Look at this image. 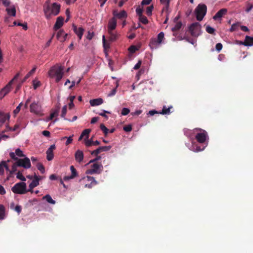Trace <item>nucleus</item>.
<instances>
[{"label": "nucleus", "instance_id": "a878e982", "mask_svg": "<svg viewBox=\"0 0 253 253\" xmlns=\"http://www.w3.org/2000/svg\"><path fill=\"white\" fill-rule=\"evenodd\" d=\"M109 34V41L110 42H113L116 40L118 37V35L114 32L113 31H108Z\"/></svg>", "mask_w": 253, "mask_h": 253}, {"label": "nucleus", "instance_id": "39448f33", "mask_svg": "<svg viewBox=\"0 0 253 253\" xmlns=\"http://www.w3.org/2000/svg\"><path fill=\"white\" fill-rule=\"evenodd\" d=\"M194 132H197L195 135L196 140L200 143H204L208 138L207 132L200 128H196L193 130Z\"/></svg>", "mask_w": 253, "mask_h": 253}, {"label": "nucleus", "instance_id": "72a5a7b5", "mask_svg": "<svg viewBox=\"0 0 253 253\" xmlns=\"http://www.w3.org/2000/svg\"><path fill=\"white\" fill-rule=\"evenodd\" d=\"M42 199L45 200L48 203L51 204H55V201L53 200L50 195L47 194L42 197Z\"/></svg>", "mask_w": 253, "mask_h": 253}, {"label": "nucleus", "instance_id": "f704fd0d", "mask_svg": "<svg viewBox=\"0 0 253 253\" xmlns=\"http://www.w3.org/2000/svg\"><path fill=\"white\" fill-rule=\"evenodd\" d=\"M90 131H91V129L87 128V129H85L82 132L81 134L83 135L85 137V138L84 139L85 142V140H88L87 139L88 138L89 134L90 132Z\"/></svg>", "mask_w": 253, "mask_h": 253}, {"label": "nucleus", "instance_id": "58836bf2", "mask_svg": "<svg viewBox=\"0 0 253 253\" xmlns=\"http://www.w3.org/2000/svg\"><path fill=\"white\" fill-rule=\"evenodd\" d=\"M59 111V108L55 110L53 112L50 114V117L48 119V121L51 120L53 119L54 117L57 116Z\"/></svg>", "mask_w": 253, "mask_h": 253}, {"label": "nucleus", "instance_id": "e2e57ef3", "mask_svg": "<svg viewBox=\"0 0 253 253\" xmlns=\"http://www.w3.org/2000/svg\"><path fill=\"white\" fill-rule=\"evenodd\" d=\"M94 36V33L93 32H90L89 31L88 32L87 35L86 36V39L91 40Z\"/></svg>", "mask_w": 253, "mask_h": 253}, {"label": "nucleus", "instance_id": "aec40b11", "mask_svg": "<svg viewBox=\"0 0 253 253\" xmlns=\"http://www.w3.org/2000/svg\"><path fill=\"white\" fill-rule=\"evenodd\" d=\"M241 43L246 46L253 45V37L246 36L244 42H241Z\"/></svg>", "mask_w": 253, "mask_h": 253}, {"label": "nucleus", "instance_id": "774afa93", "mask_svg": "<svg viewBox=\"0 0 253 253\" xmlns=\"http://www.w3.org/2000/svg\"><path fill=\"white\" fill-rule=\"evenodd\" d=\"M42 134L46 137H49L50 133L49 131L44 130L42 132Z\"/></svg>", "mask_w": 253, "mask_h": 253}, {"label": "nucleus", "instance_id": "0e129e2a", "mask_svg": "<svg viewBox=\"0 0 253 253\" xmlns=\"http://www.w3.org/2000/svg\"><path fill=\"white\" fill-rule=\"evenodd\" d=\"M2 3L5 6H8L10 4V0H0Z\"/></svg>", "mask_w": 253, "mask_h": 253}, {"label": "nucleus", "instance_id": "473e14b6", "mask_svg": "<svg viewBox=\"0 0 253 253\" xmlns=\"http://www.w3.org/2000/svg\"><path fill=\"white\" fill-rule=\"evenodd\" d=\"M6 11L8 15L12 16H15L16 15V9L14 6L11 8H7Z\"/></svg>", "mask_w": 253, "mask_h": 253}, {"label": "nucleus", "instance_id": "49530a36", "mask_svg": "<svg viewBox=\"0 0 253 253\" xmlns=\"http://www.w3.org/2000/svg\"><path fill=\"white\" fill-rule=\"evenodd\" d=\"M16 177H17V178L20 179V180H21L22 181H26L25 177L22 175V173L20 171H18L17 172Z\"/></svg>", "mask_w": 253, "mask_h": 253}, {"label": "nucleus", "instance_id": "338daca9", "mask_svg": "<svg viewBox=\"0 0 253 253\" xmlns=\"http://www.w3.org/2000/svg\"><path fill=\"white\" fill-rule=\"evenodd\" d=\"M141 65V61L139 60L138 63L134 66L133 69L134 70L138 69Z\"/></svg>", "mask_w": 253, "mask_h": 253}, {"label": "nucleus", "instance_id": "9d476101", "mask_svg": "<svg viewBox=\"0 0 253 253\" xmlns=\"http://www.w3.org/2000/svg\"><path fill=\"white\" fill-rule=\"evenodd\" d=\"M103 166L101 164L95 163L91 166V168L86 170L87 174H100L103 170Z\"/></svg>", "mask_w": 253, "mask_h": 253}, {"label": "nucleus", "instance_id": "6ab92c4d", "mask_svg": "<svg viewBox=\"0 0 253 253\" xmlns=\"http://www.w3.org/2000/svg\"><path fill=\"white\" fill-rule=\"evenodd\" d=\"M84 153L81 150H78L75 154V160L78 163H81L84 159Z\"/></svg>", "mask_w": 253, "mask_h": 253}, {"label": "nucleus", "instance_id": "13d9d810", "mask_svg": "<svg viewBox=\"0 0 253 253\" xmlns=\"http://www.w3.org/2000/svg\"><path fill=\"white\" fill-rule=\"evenodd\" d=\"M155 114H160V112H158L155 110H153L149 111L148 112V113L147 114V115H150V116H153Z\"/></svg>", "mask_w": 253, "mask_h": 253}, {"label": "nucleus", "instance_id": "20e7f679", "mask_svg": "<svg viewBox=\"0 0 253 253\" xmlns=\"http://www.w3.org/2000/svg\"><path fill=\"white\" fill-rule=\"evenodd\" d=\"M207 7L205 4H199L195 10L196 19L198 21H201L206 14Z\"/></svg>", "mask_w": 253, "mask_h": 253}, {"label": "nucleus", "instance_id": "e433bc0d", "mask_svg": "<svg viewBox=\"0 0 253 253\" xmlns=\"http://www.w3.org/2000/svg\"><path fill=\"white\" fill-rule=\"evenodd\" d=\"M206 31L207 33L210 34H212L213 35H215V30L213 28L211 27L209 25H208L206 27Z\"/></svg>", "mask_w": 253, "mask_h": 253}, {"label": "nucleus", "instance_id": "dca6fc26", "mask_svg": "<svg viewBox=\"0 0 253 253\" xmlns=\"http://www.w3.org/2000/svg\"><path fill=\"white\" fill-rule=\"evenodd\" d=\"M227 13L226 8H222L220 9L213 17L214 20H220L221 18Z\"/></svg>", "mask_w": 253, "mask_h": 253}, {"label": "nucleus", "instance_id": "6e6d98bb", "mask_svg": "<svg viewBox=\"0 0 253 253\" xmlns=\"http://www.w3.org/2000/svg\"><path fill=\"white\" fill-rule=\"evenodd\" d=\"M123 129L126 132H130L132 130V126L131 125L125 126H124Z\"/></svg>", "mask_w": 253, "mask_h": 253}, {"label": "nucleus", "instance_id": "a19ab883", "mask_svg": "<svg viewBox=\"0 0 253 253\" xmlns=\"http://www.w3.org/2000/svg\"><path fill=\"white\" fill-rule=\"evenodd\" d=\"M138 50V48L135 45H131L128 48V50L129 51V54H131L134 53L136 51Z\"/></svg>", "mask_w": 253, "mask_h": 253}, {"label": "nucleus", "instance_id": "603ef678", "mask_svg": "<svg viewBox=\"0 0 253 253\" xmlns=\"http://www.w3.org/2000/svg\"><path fill=\"white\" fill-rule=\"evenodd\" d=\"M22 105H23V103H22V102H21L19 104V105L16 108V109L13 111V114H14V115H16L19 112L21 107Z\"/></svg>", "mask_w": 253, "mask_h": 253}, {"label": "nucleus", "instance_id": "79ce46f5", "mask_svg": "<svg viewBox=\"0 0 253 253\" xmlns=\"http://www.w3.org/2000/svg\"><path fill=\"white\" fill-rule=\"evenodd\" d=\"M103 45L105 50L109 49L110 48V43L107 42L105 40L104 36L102 37Z\"/></svg>", "mask_w": 253, "mask_h": 253}, {"label": "nucleus", "instance_id": "423d86ee", "mask_svg": "<svg viewBox=\"0 0 253 253\" xmlns=\"http://www.w3.org/2000/svg\"><path fill=\"white\" fill-rule=\"evenodd\" d=\"M11 190L15 194H24L27 192L26 184L24 182L17 183L11 188Z\"/></svg>", "mask_w": 253, "mask_h": 253}, {"label": "nucleus", "instance_id": "2f4dec72", "mask_svg": "<svg viewBox=\"0 0 253 253\" xmlns=\"http://www.w3.org/2000/svg\"><path fill=\"white\" fill-rule=\"evenodd\" d=\"M241 27V23L240 22H236L232 25L229 31L230 32H233L236 31L238 30L239 28Z\"/></svg>", "mask_w": 253, "mask_h": 253}, {"label": "nucleus", "instance_id": "37998d69", "mask_svg": "<svg viewBox=\"0 0 253 253\" xmlns=\"http://www.w3.org/2000/svg\"><path fill=\"white\" fill-rule=\"evenodd\" d=\"M70 169H71V172H72V174H71V178H75L76 177L78 174H77V170L76 169L74 168V167L73 166H71L70 167Z\"/></svg>", "mask_w": 253, "mask_h": 253}, {"label": "nucleus", "instance_id": "a18cd8bd", "mask_svg": "<svg viewBox=\"0 0 253 253\" xmlns=\"http://www.w3.org/2000/svg\"><path fill=\"white\" fill-rule=\"evenodd\" d=\"M67 105L64 106L62 109V113L61 114V117L62 118H63L64 119V120H66V119L65 118V116L67 113Z\"/></svg>", "mask_w": 253, "mask_h": 253}, {"label": "nucleus", "instance_id": "9b49d317", "mask_svg": "<svg viewBox=\"0 0 253 253\" xmlns=\"http://www.w3.org/2000/svg\"><path fill=\"white\" fill-rule=\"evenodd\" d=\"M164 39V33L163 32H160L157 39L152 40L150 42V46L151 48H155L157 44H161Z\"/></svg>", "mask_w": 253, "mask_h": 253}, {"label": "nucleus", "instance_id": "5fc2aeb1", "mask_svg": "<svg viewBox=\"0 0 253 253\" xmlns=\"http://www.w3.org/2000/svg\"><path fill=\"white\" fill-rule=\"evenodd\" d=\"M18 167L16 165V162L13 164V165L12 166L11 170L10 171V174L14 173L15 171H17V167Z\"/></svg>", "mask_w": 253, "mask_h": 253}, {"label": "nucleus", "instance_id": "c85d7f7f", "mask_svg": "<svg viewBox=\"0 0 253 253\" xmlns=\"http://www.w3.org/2000/svg\"><path fill=\"white\" fill-rule=\"evenodd\" d=\"M100 144V142L98 140H96L95 141H93L92 139H90L89 140H85V145L87 147L90 146L91 145H98Z\"/></svg>", "mask_w": 253, "mask_h": 253}, {"label": "nucleus", "instance_id": "c9c22d12", "mask_svg": "<svg viewBox=\"0 0 253 253\" xmlns=\"http://www.w3.org/2000/svg\"><path fill=\"white\" fill-rule=\"evenodd\" d=\"M5 216V208L3 205H0V220L3 219Z\"/></svg>", "mask_w": 253, "mask_h": 253}, {"label": "nucleus", "instance_id": "1a4fd4ad", "mask_svg": "<svg viewBox=\"0 0 253 253\" xmlns=\"http://www.w3.org/2000/svg\"><path fill=\"white\" fill-rule=\"evenodd\" d=\"M19 75L20 74L19 73H17L16 75L14 77V78L12 79V80L10 81L8 83V84L0 91V99H2L5 95H6L7 93H9V92L11 90V86L12 82L14 80H17L19 77Z\"/></svg>", "mask_w": 253, "mask_h": 253}, {"label": "nucleus", "instance_id": "8fccbe9b", "mask_svg": "<svg viewBox=\"0 0 253 253\" xmlns=\"http://www.w3.org/2000/svg\"><path fill=\"white\" fill-rule=\"evenodd\" d=\"M37 167L42 173H43L45 172L44 167L42 164L38 163Z\"/></svg>", "mask_w": 253, "mask_h": 253}, {"label": "nucleus", "instance_id": "f8f14e48", "mask_svg": "<svg viewBox=\"0 0 253 253\" xmlns=\"http://www.w3.org/2000/svg\"><path fill=\"white\" fill-rule=\"evenodd\" d=\"M136 12L139 17V22L138 23L137 26H136V25L134 24L132 27L133 29H136L140 27L141 24L142 23V8H141L140 6H138L136 9Z\"/></svg>", "mask_w": 253, "mask_h": 253}, {"label": "nucleus", "instance_id": "393cba45", "mask_svg": "<svg viewBox=\"0 0 253 253\" xmlns=\"http://www.w3.org/2000/svg\"><path fill=\"white\" fill-rule=\"evenodd\" d=\"M34 177V179L33 180V181L31 182L29 185L31 186V187L35 188L39 184V180H40V178H39L37 175H36V174H35Z\"/></svg>", "mask_w": 253, "mask_h": 253}, {"label": "nucleus", "instance_id": "c756f323", "mask_svg": "<svg viewBox=\"0 0 253 253\" xmlns=\"http://www.w3.org/2000/svg\"><path fill=\"white\" fill-rule=\"evenodd\" d=\"M64 34V31L63 30H59L56 35L57 39L59 40L61 42H64L65 41V37H63Z\"/></svg>", "mask_w": 253, "mask_h": 253}, {"label": "nucleus", "instance_id": "7ed1b4c3", "mask_svg": "<svg viewBox=\"0 0 253 253\" xmlns=\"http://www.w3.org/2000/svg\"><path fill=\"white\" fill-rule=\"evenodd\" d=\"M9 156L12 159L16 161V165L18 167H22L26 169H29L31 167L30 160L28 158L25 157L24 159H18L15 156L13 152H10Z\"/></svg>", "mask_w": 253, "mask_h": 253}, {"label": "nucleus", "instance_id": "4c0bfd02", "mask_svg": "<svg viewBox=\"0 0 253 253\" xmlns=\"http://www.w3.org/2000/svg\"><path fill=\"white\" fill-rule=\"evenodd\" d=\"M182 23L181 22H177L176 23L175 26L171 29L172 31L176 32L180 30L182 27Z\"/></svg>", "mask_w": 253, "mask_h": 253}, {"label": "nucleus", "instance_id": "09e8293b", "mask_svg": "<svg viewBox=\"0 0 253 253\" xmlns=\"http://www.w3.org/2000/svg\"><path fill=\"white\" fill-rule=\"evenodd\" d=\"M100 128L101 129V130L103 131L105 135H107V134L108 132L109 129L104 126V125L103 124H101L100 126Z\"/></svg>", "mask_w": 253, "mask_h": 253}, {"label": "nucleus", "instance_id": "6e6552de", "mask_svg": "<svg viewBox=\"0 0 253 253\" xmlns=\"http://www.w3.org/2000/svg\"><path fill=\"white\" fill-rule=\"evenodd\" d=\"M201 26L198 22L191 24L189 27V31L193 37H197L200 34Z\"/></svg>", "mask_w": 253, "mask_h": 253}, {"label": "nucleus", "instance_id": "0eeeda50", "mask_svg": "<svg viewBox=\"0 0 253 253\" xmlns=\"http://www.w3.org/2000/svg\"><path fill=\"white\" fill-rule=\"evenodd\" d=\"M30 111L37 115L41 116L43 115L42 104L39 101H34L30 104Z\"/></svg>", "mask_w": 253, "mask_h": 253}, {"label": "nucleus", "instance_id": "f03ea898", "mask_svg": "<svg viewBox=\"0 0 253 253\" xmlns=\"http://www.w3.org/2000/svg\"><path fill=\"white\" fill-rule=\"evenodd\" d=\"M63 67L62 66H53L48 71L49 76L51 78L56 77V82L58 83L63 78Z\"/></svg>", "mask_w": 253, "mask_h": 253}, {"label": "nucleus", "instance_id": "b1692460", "mask_svg": "<svg viewBox=\"0 0 253 253\" xmlns=\"http://www.w3.org/2000/svg\"><path fill=\"white\" fill-rule=\"evenodd\" d=\"M113 15L115 17H116L119 19H122L125 18L127 16V14L125 10H123L119 13L117 12L116 11H114Z\"/></svg>", "mask_w": 253, "mask_h": 253}, {"label": "nucleus", "instance_id": "c03bdc74", "mask_svg": "<svg viewBox=\"0 0 253 253\" xmlns=\"http://www.w3.org/2000/svg\"><path fill=\"white\" fill-rule=\"evenodd\" d=\"M13 25H17V26H22L23 27V29L24 30H27V29H28L27 24L26 23H17V22L16 21H14L13 22Z\"/></svg>", "mask_w": 253, "mask_h": 253}, {"label": "nucleus", "instance_id": "f3484780", "mask_svg": "<svg viewBox=\"0 0 253 253\" xmlns=\"http://www.w3.org/2000/svg\"><path fill=\"white\" fill-rule=\"evenodd\" d=\"M64 20V18L63 17L59 16L57 17L55 24L54 26L53 29L55 31H57L63 25Z\"/></svg>", "mask_w": 253, "mask_h": 253}, {"label": "nucleus", "instance_id": "4be33fe9", "mask_svg": "<svg viewBox=\"0 0 253 253\" xmlns=\"http://www.w3.org/2000/svg\"><path fill=\"white\" fill-rule=\"evenodd\" d=\"M103 100L101 98L96 99H91L89 101V103L91 106H95L101 105L103 103Z\"/></svg>", "mask_w": 253, "mask_h": 253}, {"label": "nucleus", "instance_id": "2eb2a0df", "mask_svg": "<svg viewBox=\"0 0 253 253\" xmlns=\"http://www.w3.org/2000/svg\"><path fill=\"white\" fill-rule=\"evenodd\" d=\"M111 146H105L99 147L96 150L92 151L91 152V154L92 155L97 156V155L98 154H99L100 153H101V152L108 151L110 150L111 149Z\"/></svg>", "mask_w": 253, "mask_h": 253}, {"label": "nucleus", "instance_id": "864d4df0", "mask_svg": "<svg viewBox=\"0 0 253 253\" xmlns=\"http://www.w3.org/2000/svg\"><path fill=\"white\" fill-rule=\"evenodd\" d=\"M130 112L129 109L127 108H123L122 110L121 114L124 116L127 115Z\"/></svg>", "mask_w": 253, "mask_h": 253}, {"label": "nucleus", "instance_id": "ddd939ff", "mask_svg": "<svg viewBox=\"0 0 253 253\" xmlns=\"http://www.w3.org/2000/svg\"><path fill=\"white\" fill-rule=\"evenodd\" d=\"M72 28L75 33L78 36L79 40H81L82 38L84 32V29L83 27H78L75 24H73Z\"/></svg>", "mask_w": 253, "mask_h": 253}, {"label": "nucleus", "instance_id": "69168bd1", "mask_svg": "<svg viewBox=\"0 0 253 253\" xmlns=\"http://www.w3.org/2000/svg\"><path fill=\"white\" fill-rule=\"evenodd\" d=\"M6 193V191L4 187L0 184V194L4 195Z\"/></svg>", "mask_w": 253, "mask_h": 253}, {"label": "nucleus", "instance_id": "5701e85b", "mask_svg": "<svg viewBox=\"0 0 253 253\" xmlns=\"http://www.w3.org/2000/svg\"><path fill=\"white\" fill-rule=\"evenodd\" d=\"M87 180L90 182V184L85 185V187H88L89 188H91L92 185H96L97 184L96 181L95 180L94 178L92 176H86Z\"/></svg>", "mask_w": 253, "mask_h": 253}, {"label": "nucleus", "instance_id": "bf43d9fd", "mask_svg": "<svg viewBox=\"0 0 253 253\" xmlns=\"http://www.w3.org/2000/svg\"><path fill=\"white\" fill-rule=\"evenodd\" d=\"M66 138H67V140L66 142V145H68L69 144L72 143V142L73 141L72 136H69V137L65 136L63 138V139H66Z\"/></svg>", "mask_w": 253, "mask_h": 253}, {"label": "nucleus", "instance_id": "de8ad7c7", "mask_svg": "<svg viewBox=\"0 0 253 253\" xmlns=\"http://www.w3.org/2000/svg\"><path fill=\"white\" fill-rule=\"evenodd\" d=\"M246 5H247V8H246V12L248 13L253 8V4H252V3H251L250 2H249L248 1L246 2Z\"/></svg>", "mask_w": 253, "mask_h": 253}, {"label": "nucleus", "instance_id": "f257e3e1", "mask_svg": "<svg viewBox=\"0 0 253 253\" xmlns=\"http://www.w3.org/2000/svg\"><path fill=\"white\" fill-rule=\"evenodd\" d=\"M61 5L56 2L43 8L45 16L47 19H50L52 16L57 15L60 11Z\"/></svg>", "mask_w": 253, "mask_h": 253}, {"label": "nucleus", "instance_id": "052dcab7", "mask_svg": "<svg viewBox=\"0 0 253 253\" xmlns=\"http://www.w3.org/2000/svg\"><path fill=\"white\" fill-rule=\"evenodd\" d=\"M222 48V44L221 43H217L215 45L216 50L219 52Z\"/></svg>", "mask_w": 253, "mask_h": 253}, {"label": "nucleus", "instance_id": "cd10ccee", "mask_svg": "<svg viewBox=\"0 0 253 253\" xmlns=\"http://www.w3.org/2000/svg\"><path fill=\"white\" fill-rule=\"evenodd\" d=\"M19 127V125L16 124L14 125L13 127H10L8 125H6V129L1 131V133H3L7 131H15L17 128Z\"/></svg>", "mask_w": 253, "mask_h": 253}, {"label": "nucleus", "instance_id": "412c9836", "mask_svg": "<svg viewBox=\"0 0 253 253\" xmlns=\"http://www.w3.org/2000/svg\"><path fill=\"white\" fill-rule=\"evenodd\" d=\"M9 118L10 115L9 114L0 112V123L1 124H3L6 120H8Z\"/></svg>", "mask_w": 253, "mask_h": 253}, {"label": "nucleus", "instance_id": "bb28decb", "mask_svg": "<svg viewBox=\"0 0 253 253\" xmlns=\"http://www.w3.org/2000/svg\"><path fill=\"white\" fill-rule=\"evenodd\" d=\"M4 168H5L6 170H9V168L6 162L2 161L0 163V175L3 173Z\"/></svg>", "mask_w": 253, "mask_h": 253}, {"label": "nucleus", "instance_id": "4468645a", "mask_svg": "<svg viewBox=\"0 0 253 253\" xmlns=\"http://www.w3.org/2000/svg\"><path fill=\"white\" fill-rule=\"evenodd\" d=\"M56 149L55 144L51 145L46 152V159L48 161H51L54 158L53 151Z\"/></svg>", "mask_w": 253, "mask_h": 253}, {"label": "nucleus", "instance_id": "ea45409f", "mask_svg": "<svg viewBox=\"0 0 253 253\" xmlns=\"http://www.w3.org/2000/svg\"><path fill=\"white\" fill-rule=\"evenodd\" d=\"M153 9V5H151L150 6L147 7L146 13L148 16L152 15Z\"/></svg>", "mask_w": 253, "mask_h": 253}, {"label": "nucleus", "instance_id": "4d7b16f0", "mask_svg": "<svg viewBox=\"0 0 253 253\" xmlns=\"http://www.w3.org/2000/svg\"><path fill=\"white\" fill-rule=\"evenodd\" d=\"M169 3H164L165 6L163 7L162 11H166L168 14H169Z\"/></svg>", "mask_w": 253, "mask_h": 253}, {"label": "nucleus", "instance_id": "3c124183", "mask_svg": "<svg viewBox=\"0 0 253 253\" xmlns=\"http://www.w3.org/2000/svg\"><path fill=\"white\" fill-rule=\"evenodd\" d=\"M14 154L15 155L16 154L18 157H23L25 156V155L23 153V152L19 148H17L16 149L15 153Z\"/></svg>", "mask_w": 253, "mask_h": 253}, {"label": "nucleus", "instance_id": "680f3d73", "mask_svg": "<svg viewBox=\"0 0 253 253\" xmlns=\"http://www.w3.org/2000/svg\"><path fill=\"white\" fill-rule=\"evenodd\" d=\"M117 87H118V84L116 85V88L113 89L111 91V92L108 94V96H112L114 95L116 93V91H117L116 88Z\"/></svg>", "mask_w": 253, "mask_h": 253}, {"label": "nucleus", "instance_id": "7c9ffc66", "mask_svg": "<svg viewBox=\"0 0 253 253\" xmlns=\"http://www.w3.org/2000/svg\"><path fill=\"white\" fill-rule=\"evenodd\" d=\"M172 108V106H170L167 107L166 106H164L161 112H160V114L162 115H169L170 113V109Z\"/></svg>", "mask_w": 253, "mask_h": 253}, {"label": "nucleus", "instance_id": "a211bd4d", "mask_svg": "<svg viewBox=\"0 0 253 253\" xmlns=\"http://www.w3.org/2000/svg\"><path fill=\"white\" fill-rule=\"evenodd\" d=\"M117 25V21L115 17L111 18L108 24V31H114Z\"/></svg>", "mask_w": 253, "mask_h": 253}]
</instances>
